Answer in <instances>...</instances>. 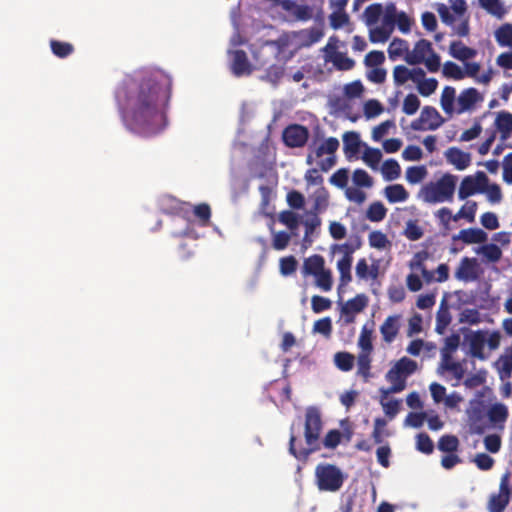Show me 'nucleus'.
Returning <instances> with one entry per match:
<instances>
[{
    "label": "nucleus",
    "instance_id": "aec40b11",
    "mask_svg": "<svg viewBox=\"0 0 512 512\" xmlns=\"http://www.w3.org/2000/svg\"><path fill=\"white\" fill-rule=\"evenodd\" d=\"M450 55L460 61H466L476 56L477 51L464 45L461 41H453L449 47Z\"/></svg>",
    "mask_w": 512,
    "mask_h": 512
},
{
    "label": "nucleus",
    "instance_id": "de8ad7c7",
    "mask_svg": "<svg viewBox=\"0 0 512 512\" xmlns=\"http://www.w3.org/2000/svg\"><path fill=\"white\" fill-rule=\"evenodd\" d=\"M298 262L292 255L282 257L279 261L280 273L283 276H289L296 272Z\"/></svg>",
    "mask_w": 512,
    "mask_h": 512
},
{
    "label": "nucleus",
    "instance_id": "dca6fc26",
    "mask_svg": "<svg viewBox=\"0 0 512 512\" xmlns=\"http://www.w3.org/2000/svg\"><path fill=\"white\" fill-rule=\"evenodd\" d=\"M281 7L288 12H291L293 16L300 21H307L312 18L313 11L308 5H299L293 0H282Z\"/></svg>",
    "mask_w": 512,
    "mask_h": 512
},
{
    "label": "nucleus",
    "instance_id": "a19ab883",
    "mask_svg": "<svg viewBox=\"0 0 512 512\" xmlns=\"http://www.w3.org/2000/svg\"><path fill=\"white\" fill-rule=\"evenodd\" d=\"M334 361L341 371L348 372L354 366L355 357L348 352H337L334 356Z\"/></svg>",
    "mask_w": 512,
    "mask_h": 512
},
{
    "label": "nucleus",
    "instance_id": "e433bc0d",
    "mask_svg": "<svg viewBox=\"0 0 512 512\" xmlns=\"http://www.w3.org/2000/svg\"><path fill=\"white\" fill-rule=\"evenodd\" d=\"M387 214V209L380 201L373 202L369 205L366 216L372 222L382 221Z\"/></svg>",
    "mask_w": 512,
    "mask_h": 512
},
{
    "label": "nucleus",
    "instance_id": "a878e982",
    "mask_svg": "<svg viewBox=\"0 0 512 512\" xmlns=\"http://www.w3.org/2000/svg\"><path fill=\"white\" fill-rule=\"evenodd\" d=\"M487 416L493 424H504L509 416V412L504 404L495 403L488 409Z\"/></svg>",
    "mask_w": 512,
    "mask_h": 512
},
{
    "label": "nucleus",
    "instance_id": "f257e3e1",
    "mask_svg": "<svg viewBox=\"0 0 512 512\" xmlns=\"http://www.w3.org/2000/svg\"><path fill=\"white\" fill-rule=\"evenodd\" d=\"M304 438L307 447L296 449V436L291 433L289 439V452L299 460H305L310 454L320 450V434L323 428L321 413L317 407L310 406L305 411Z\"/></svg>",
    "mask_w": 512,
    "mask_h": 512
},
{
    "label": "nucleus",
    "instance_id": "4468645a",
    "mask_svg": "<svg viewBox=\"0 0 512 512\" xmlns=\"http://www.w3.org/2000/svg\"><path fill=\"white\" fill-rule=\"evenodd\" d=\"M479 100H481V97L477 89L468 88L463 90L457 99L458 107L456 112L462 114L465 111L471 110Z\"/></svg>",
    "mask_w": 512,
    "mask_h": 512
},
{
    "label": "nucleus",
    "instance_id": "7ed1b4c3",
    "mask_svg": "<svg viewBox=\"0 0 512 512\" xmlns=\"http://www.w3.org/2000/svg\"><path fill=\"white\" fill-rule=\"evenodd\" d=\"M345 479L343 471L334 464L319 463L315 468V484L319 491L337 492Z\"/></svg>",
    "mask_w": 512,
    "mask_h": 512
},
{
    "label": "nucleus",
    "instance_id": "a18cd8bd",
    "mask_svg": "<svg viewBox=\"0 0 512 512\" xmlns=\"http://www.w3.org/2000/svg\"><path fill=\"white\" fill-rule=\"evenodd\" d=\"M394 367L404 376L408 377L413 374L417 370V362L408 358L402 357L399 359Z\"/></svg>",
    "mask_w": 512,
    "mask_h": 512
},
{
    "label": "nucleus",
    "instance_id": "8fccbe9b",
    "mask_svg": "<svg viewBox=\"0 0 512 512\" xmlns=\"http://www.w3.org/2000/svg\"><path fill=\"white\" fill-rule=\"evenodd\" d=\"M443 74L448 78L455 80H461L465 77V72L459 65L452 61H447L443 65Z\"/></svg>",
    "mask_w": 512,
    "mask_h": 512
},
{
    "label": "nucleus",
    "instance_id": "b1692460",
    "mask_svg": "<svg viewBox=\"0 0 512 512\" xmlns=\"http://www.w3.org/2000/svg\"><path fill=\"white\" fill-rule=\"evenodd\" d=\"M312 214L324 212L329 206V192L325 187L317 189L313 196Z\"/></svg>",
    "mask_w": 512,
    "mask_h": 512
},
{
    "label": "nucleus",
    "instance_id": "6ab92c4d",
    "mask_svg": "<svg viewBox=\"0 0 512 512\" xmlns=\"http://www.w3.org/2000/svg\"><path fill=\"white\" fill-rule=\"evenodd\" d=\"M360 135L355 131L345 132L343 135V150L347 158L355 156L360 149Z\"/></svg>",
    "mask_w": 512,
    "mask_h": 512
},
{
    "label": "nucleus",
    "instance_id": "79ce46f5",
    "mask_svg": "<svg viewBox=\"0 0 512 512\" xmlns=\"http://www.w3.org/2000/svg\"><path fill=\"white\" fill-rule=\"evenodd\" d=\"M479 3L483 9L499 19L505 14V9L500 0H479Z\"/></svg>",
    "mask_w": 512,
    "mask_h": 512
},
{
    "label": "nucleus",
    "instance_id": "39448f33",
    "mask_svg": "<svg viewBox=\"0 0 512 512\" xmlns=\"http://www.w3.org/2000/svg\"><path fill=\"white\" fill-rule=\"evenodd\" d=\"M488 181L489 179L483 171H477L474 176L464 177L458 190L459 199L464 200L475 193L485 192Z\"/></svg>",
    "mask_w": 512,
    "mask_h": 512
},
{
    "label": "nucleus",
    "instance_id": "680f3d73",
    "mask_svg": "<svg viewBox=\"0 0 512 512\" xmlns=\"http://www.w3.org/2000/svg\"><path fill=\"white\" fill-rule=\"evenodd\" d=\"M342 436L343 434L337 429L329 430L323 439V446L327 449H335L340 444Z\"/></svg>",
    "mask_w": 512,
    "mask_h": 512
},
{
    "label": "nucleus",
    "instance_id": "603ef678",
    "mask_svg": "<svg viewBox=\"0 0 512 512\" xmlns=\"http://www.w3.org/2000/svg\"><path fill=\"white\" fill-rule=\"evenodd\" d=\"M391 33V29L382 25L370 30L369 39L372 43H384L389 39Z\"/></svg>",
    "mask_w": 512,
    "mask_h": 512
},
{
    "label": "nucleus",
    "instance_id": "0eeeda50",
    "mask_svg": "<svg viewBox=\"0 0 512 512\" xmlns=\"http://www.w3.org/2000/svg\"><path fill=\"white\" fill-rule=\"evenodd\" d=\"M332 39L333 38H330L328 44L324 48L325 62H331L335 69L339 71L351 70L355 65V61L348 57L346 53L338 51L336 45L331 44Z\"/></svg>",
    "mask_w": 512,
    "mask_h": 512
},
{
    "label": "nucleus",
    "instance_id": "6e6d98bb",
    "mask_svg": "<svg viewBox=\"0 0 512 512\" xmlns=\"http://www.w3.org/2000/svg\"><path fill=\"white\" fill-rule=\"evenodd\" d=\"M332 306V301L326 297L314 295L311 298V308L314 313H321L329 310Z\"/></svg>",
    "mask_w": 512,
    "mask_h": 512
},
{
    "label": "nucleus",
    "instance_id": "9b49d317",
    "mask_svg": "<svg viewBox=\"0 0 512 512\" xmlns=\"http://www.w3.org/2000/svg\"><path fill=\"white\" fill-rule=\"evenodd\" d=\"M487 331L477 330L467 336L469 343V353L472 357L479 360H485L487 356L484 353V347L486 344Z\"/></svg>",
    "mask_w": 512,
    "mask_h": 512
},
{
    "label": "nucleus",
    "instance_id": "3c124183",
    "mask_svg": "<svg viewBox=\"0 0 512 512\" xmlns=\"http://www.w3.org/2000/svg\"><path fill=\"white\" fill-rule=\"evenodd\" d=\"M411 69L404 65H397L393 69V80L396 86H402L410 80Z\"/></svg>",
    "mask_w": 512,
    "mask_h": 512
},
{
    "label": "nucleus",
    "instance_id": "4d7b16f0",
    "mask_svg": "<svg viewBox=\"0 0 512 512\" xmlns=\"http://www.w3.org/2000/svg\"><path fill=\"white\" fill-rule=\"evenodd\" d=\"M361 245H362V241H361L360 236L355 235V236L351 237L349 242L344 243L341 246V249L344 252L343 258H349V259L353 260V257H352L353 253L356 250H358L361 247Z\"/></svg>",
    "mask_w": 512,
    "mask_h": 512
},
{
    "label": "nucleus",
    "instance_id": "c9c22d12",
    "mask_svg": "<svg viewBox=\"0 0 512 512\" xmlns=\"http://www.w3.org/2000/svg\"><path fill=\"white\" fill-rule=\"evenodd\" d=\"M382 174L387 181H393L399 178L401 174L399 163L394 159L386 160L382 165Z\"/></svg>",
    "mask_w": 512,
    "mask_h": 512
},
{
    "label": "nucleus",
    "instance_id": "cd10ccee",
    "mask_svg": "<svg viewBox=\"0 0 512 512\" xmlns=\"http://www.w3.org/2000/svg\"><path fill=\"white\" fill-rule=\"evenodd\" d=\"M371 357L367 352H360L357 357V374L367 382L371 378Z\"/></svg>",
    "mask_w": 512,
    "mask_h": 512
},
{
    "label": "nucleus",
    "instance_id": "20e7f679",
    "mask_svg": "<svg viewBox=\"0 0 512 512\" xmlns=\"http://www.w3.org/2000/svg\"><path fill=\"white\" fill-rule=\"evenodd\" d=\"M511 473L506 471L500 478L499 491L493 493L488 501L489 512H503L512 497Z\"/></svg>",
    "mask_w": 512,
    "mask_h": 512
},
{
    "label": "nucleus",
    "instance_id": "4be33fe9",
    "mask_svg": "<svg viewBox=\"0 0 512 512\" xmlns=\"http://www.w3.org/2000/svg\"><path fill=\"white\" fill-rule=\"evenodd\" d=\"M495 125L501 134V140H507L512 134V114L506 111L499 112Z\"/></svg>",
    "mask_w": 512,
    "mask_h": 512
},
{
    "label": "nucleus",
    "instance_id": "5701e85b",
    "mask_svg": "<svg viewBox=\"0 0 512 512\" xmlns=\"http://www.w3.org/2000/svg\"><path fill=\"white\" fill-rule=\"evenodd\" d=\"M325 269V260L323 256L314 254L304 260L303 273L305 275L315 276Z\"/></svg>",
    "mask_w": 512,
    "mask_h": 512
},
{
    "label": "nucleus",
    "instance_id": "72a5a7b5",
    "mask_svg": "<svg viewBox=\"0 0 512 512\" xmlns=\"http://www.w3.org/2000/svg\"><path fill=\"white\" fill-rule=\"evenodd\" d=\"M409 48L408 42L400 38H394L388 47V55L391 60H396L398 57L406 54Z\"/></svg>",
    "mask_w": 512,
    "mask_h": 512
},
{
    "label": "nucleus",
    "instance_id": "9d476101",
    "mask_svg": "<svg viewBox=\"0 0 512 512\" xmlns=\"http://www.w3.org/2000/svg\"><path fill=\"white\" fill-rule=\"evenodd\" d=\"M230 53L232 56L230 64L231 72L237 77L250 75L253 68L246 52L243 50H235Z\"/></svg>",
    "mask_w": 512,
    "mask_h": 512
},
{
    "label": "nucleus",
    "instance_id": "bb28decb",
    "mask_svg": "<svg viewBox=\"0 0 512 512\" xmlns=\"http://www.w3.org/2000/svg\"><path fill=\"white\" fill-rule=\"evenodd\" d=\"M476 253L483 255L487 261L492 263H496L502 258L501 248L494 243L482 245L476 250Z\"/></svg>",
    "mask_w": 512,
    "mask_h": 512
},
{
    "label": "nucleus",
    "instance_id": "6e6552de",
    "mask_svg": "<svg viewBox=\"0 0 512 512\" xmlns=\"http://www.w3.org/2000/svg\"><path fill=\"white\" fill-rule=\"evenodd\" d=\"M283 142L290 148L303 147L309 138V130L307 127L292 124L286 127L282 134Z\"/></svg>",
    "mask_w": 512,
    "mask_h": 512
},
{
    "label": "nucleus",
    "instance_id": "f03ea898",
    "mask_svg": "<svg viewBox=\"0 0 512 512\" xmlns=\"http://www.w3.org/2000/svg\"><path fill=\"white\" fill-rule=\"evenodd\" d=\"M457 176L446 173L437 181L425 184L418 197L429 204L451 202L456 189Z\"/></svg>",
    "mask_w": 512,
    "mask_h": 512
},
{
    "label": "nucleus",
    "instance_id": "f8f14e48",
    "mask_svg": "<svg viewBox=\"0 0 512 512\" xmlns=\"http://www.w3.org/2000/svg\"><path fill=\"white\" fill-rule=\"evenodd\" d=\"M368 304V297L365 294H357L349 299L341 308V313L345 316L347 323L354 321V315L362 312Z\"/></svg>",
    "mask_w": 512,
    "mask_h": 512
},
{
    "label": "nucleus",
    "instance_id": "774afa93",
    "mask_svg": "<svg viewBox=\"0 0 512 512\" xmlns=\"http://www.w3.org/2000/svg\"><path fill=\"white\" fill-rule=\"evenodd\" d=\"M291 236L286 231H279L274 234L272 246L275 250H284L290 242Z\"/></svg>",
    "mask_w": 512,
    "mask_h": 512
},
{
    "label": "nucleus",
    "instance_id": "f704fd0d",
    "mask_svg": "<svg viewBox=\"0 0 512 512\" xmlns=\"http://www.w3.org/2000/svg\"><path fill=\"white\" fill-rule=\"evenodd\" d=\"M352 261L353 260H351L349 258L342 257L337 262V269L340 274V278H339L340 286H345L352 280V275H351Z\"/></svg>",
    "mask_w": 512,
    "mask_h": 512
},
{
    "label": "nucleus",
    "instance_id": "2eb2a0df",
    "mask_svg": "<svg viewBox=\"0 0 512 512\" xmlns=\"http://www.w3.org/2000/svg\"><path fill=\"white\" fill-rule=\"evenodd\" d=\"M488 239L487 233L480 228L462 229L458 235L453 236V240H461L465 244L484 243Z\"/></svg>",
    "mask_w": 512,
    "mask_h": 512
},
{
    "label": "nucleus",
    "instance_id": "473e14b6",
    "mask_svg": "<svg viewBox=\"0 0 512 512\" xmlns=\"http://www.w3.org/2000/svg\"><path fill=\"white\" fill-rule=\"evenodd\" d=\"M495 38L500 46L512 48V24L501 25L495 32Z\"/></svg>",
    "mask_w": 512,
    "mask_h": 512
},
{
    "label": "nucleus",
    "instance_id": "13d9d810",
    "mask_svg": "<svg viewBox=\"0 0 512 512\" xmlns=\"http://www.w3.org/2000/svg\"><path fill=\"white\" fill-rule=\"evenodd\" d=\"M420 107V100L415 94H408L403 101L402 110L407 115H413Z\"/></svg>",
    "mask_w": 512,
    "mask_h": 512
},
{
    "label": "nucleus",
    "instance_id": "49530a36",
    "mask_svg": "<svg viewBox=\"0 0 512 512\" xmlns=\"http://www.w3.org/2000/svg\"><path fill=\"white\" fill-rule=\"evenodd\" d=\"M314 277L316 286L321 290L328 292L332 289L333 278L329 269H324L321 273L315 275Z\"/></svg>",
    "mask_w": 512,
    "mask_h": 512
},
{
    "label": "nucleus",
    "instance_id": "7c9ffc66",
    "mask_svg": "<svg viewBox=\"0 0 512 512\" xmlns=\"http://www.w3.org/2000/svg\"><path fill=\"white\" fill-rule=\"evenodd\" d=\"M441 368L451 372L453 376L457 379V381L462 380L465 374V369L463 368L462 364L459 362L452 361L451 357L448 354L443 355Z\"/></svg>",
    "mask_w": 512,
    "mask_h": 512
},
{
    "label": "nucleus",
    "instance_id": "f3484780",
    "mask_svg": "<svg viewBox=\"0 0 512 512\" xmlns=\"http://www.w3.org/2000/svg\"><path fill=\"white\" fill-rule=\"evenodd\" d=\"M407 377L401 374L394 366L386 374V380L391 383V386L387 390H382L383 397H386L389 393H399L406 387Z\"/></svg>",
    "mask_w": 512,
    "mask_h": 512
},
{
    "label": "nucleus",
    "instance_id": "c03bdc74",
    "mask_svg": "<svg viewBox=\"0 0 512 512\" xmlns=\"http://www.w3.org/2000/svg\"><path fill=\"white\" fill-rule=\"evenodd\" d=\"M427 176V169L425 166H412L406 170V180L410 184H417Z\"/></svg>",
    "mask_w": 512,
    "mask_h": 512
},
{
    "label": "nucleus",
    "instance_id": "393cba45",
    "mask_svg": "<svg viewBox=\"0 0 512 512\" xmlns=\"http://www.w3.org/2000/svg\"><path fill=\"white\" fill-rule=\"evenodd\" d=\"M385 197L390 203H398L406 201L409 193L403 185L393 184L385 188Z\"/></svg>",
    "mask_w": 512,
    "mask_h": 512
},
{
    "label": "nucleus",
    "instance_id": "338daca9",
    "mask_svg": "<svg viewBox=\"0 0 512 512\" xmlns=\"http://www.w3.org/2000/svg\"><path fill=\"white\" fill-rule=\"evenodd\" d=\"M398 16V12L394 4H389L386 7L385 13L383 15V26L391 29L393 31L394 25L396 23Z\"/></svg>",
    "mask_w": 512,
    "mask_h": 512
},
{
    "label": "nucleus",
    "instance_id": "412c9836",
    "mask_svg": "<svg viewBox=\"0 0 512 512\" xmlns=\"http://www.w3.org/2000/svg\"><path fill=\"white\" fill-rule=\"evenodd\" d=\"M398 320V316H388L380 326V332L385 342L390 343L396 338L399 332Z\"/></svg>",
    "mask_w": 512,
    "mask_h": 512
},
{
    "label": "nucleus",
    "instance_id": "37998d69",
    "mask_svg": "<svg viewBox=\"0 0 512 512\" xmlns=\"http://www.w3.org/2000/svg\"><path fill=\"white\" fill-rule=\"evenodd\" d=\"M459 447V440L454 435H443L438 441V449L443 452L454 453Z\"/></svg>",
    "mask_w": 512,
    "mask_h": 512
},
{
    "label": "nucleus",
    "instance_id": "1a4fd4ad",
    "mask_svg": "<svg viewBox=\"0 0 512 512\" xmlns=\"http://www.w3.org/2000/svg\"><path fill=\"white\" fill-rule=\"evenodd\" d=\"M477 258L463 257L455 271V278L463 282L475 281L481 274Z\"/></svg>",
    "mask_w": 512,
    "mask_h": 512
},
{
    "label": "nucleus",
    "instance_id": "4c0bfd02",
    "mask_svg": "<svg viewBox=\"0 0 512 512\" xmlns=\"http://www.w3.org/2000/svg\"><path fill=\"white\" fill-rule=\"evenodd\" d=\"M383 14V6L380 3H374L367 6L364 10L363 17L366 25L371 26L378 22Z\"/></svg>",
    "mask_w": 512,
    "mask_h": 512
},
{
    "label": "nucleus",
    "instance_id": "09e8293b",
    "mask_svg": "<svg viewBox=\"0 0 512 512\" xmlns=\"http://www.w3.org/2000/svg\"><path fill=\"white\" fill-rule=\"evenodd\" d=\"M352 180L357 187L370 188L373 186L372 177L363 169H356L353 172Z\"/></svg>",
    "mask_w": 512,
    "mask_h": 512
},
{
    "label": "nucleus",
    "instance_id": "bf43d9fd",
    "mask_svg": "<svg viewBox=\"0 0 512 512\" xmlns=\"http://www.w3.org/2000/svg\"><path fill=\"white\" fill-rule=\"evenodd\" d=\"M437 87L438 81L435 78H425L417 85L418 92L424 97L433 94L436 91Z\"/></svg>",
    "mask_w": 512,
    "mask_h": 512
},
{
    "label": "nucleus",
    "instance_id": "2f4dec72",
    "mask_svg": "<svg viewBox=\"0 0 512 512\" xmlns=\"http://www.w3.org/2000/svg\"><path fill=\"white\" fill-rule=\"evenodd\" d=\"M455 88L451 86L444 87L440 99V104L446 114L451 115L454 112Z\"/></svg>",
    "mask_w": 512,
    "mask_h": 512
},
{
    "label": "nucleus",
    "instance_id": "864d4df0",
    "mask_svg": "<svg viewBox=\"0 0 512 512\" xmlns=\"http://www.w3.org/2000/svg\"><path fill=\"white\" fill-rule=\"evenodd\" d=\"M313 332L319 333L327 338L332 334V321L330 317H324L314 322Z\"/></svg>",
    "mask_w": 512,
    "mask_h": 512
},
{
    "label": "nucleus",
    "instance_id": "ea45409f",
    "mask_svg": "<svg viewBox=\"0 0 512 512\" xmlns=\"http://www.w3.org/2000/svg\"><path fill=\"white\" fill-rule=\"evenodd\" d=\"M477 211V203L475 201H468L461 209L453 216V221L457 222L458 220L464 218L468 222H473L475 220V214Z\"/></svg>",
    "mask_w": 512,
    "mask_h": 512
},
{
    "label": "nucleus",
    "instance_id": "ddd939ff",
    "mask_svg": "<svg viewBox=\"0 0 512 512\" xmlns=\"http://www.w3.org/2000/svg\"><path fill=\"white\" fill-rule=\"evenodd\" d=\"M448 163L452 164L457 170L466 169L471 163V155L457 147H451L445 152Z\"/></svg>",
    "mask_w": 512,
    "mask_h": 512
},
{
    "label": "nucleus",
    "instance_id": "e2e57ef3",
    "mask_svg": "<svg viewBox=\"0 0 512 512\" xmlns=\"http://www.w3.org/2000/svg\"><path fill=\"white\" fill-rule=\"evenodd\" d=\"M348 180H349V172L346 168L338 169L330 177V183L335 185L338 188H341V189H344L347 187Z\"/></svg>",
    "mask_w": 512,
    "mask_h": 512
},
{
    "label": "nucleus",
    "instance_id": "0e129e2a",
    "mask_svg": "<svg viewBox=\"0 0 512 512\" xmlns=\"http://www.w3.org/2000/svg\"><path fill=\"white\" fill-rule=\"evenodd\" d=\"M416 447L419 451L425 454H431L434 450L433 441L426 433H420L417 435Z\"/></svg>",
    "mask_w": 512,
    "mask_h": 512
},
{
    "label": "nucleus",
    "instance_id": "423d86ee",
    "mask_svg": "<svg viewBox=\"0 0 512 512\" xmlns=\"http://www.w3.org/2000/svg\"><path fill=\"white\" fill-rule=\"evenodd\" d=\"M443 122L444 119L436 108L432 106H425L422 109L419 118L411 122V128L415 131L436 130L443 124Z\"/></svg>",
    "mask_w": 512,
    "mask_h": 512
},
{
    "label": "nucleus",
    "instance_id": "69168bd1",
    "mask_svg": "<svg viewBox=\"0 0 512 512\" xmlns=\"http://www.w3.org/2000/svg\"><path fill=\"white\" fill-rule=\"evenodd\" d=\"M460 322L468 323L470 325H476L481 322L480 313L477 309L467 308L460 314Z\"/></svg>",
    "mask_w": 512,
    "mask_h": 512
},
{
    "label": "nucleus",
    "instance_id": "a211bd4d",
    "mask_svg": "<svg viewBox=\"0 0 512 512\" xmlns=\"http://www.w3.org/2000/svg\"><path fill=\"white\" fill-rule=\"evenodd\" d=\"M259 192L261 195L260 211L266 217H273L275 213V207L271 204L274 196V191L271 186L260 185Z\"/></svg>",
    "mask_w": 512,
    "mask_h": 512
},
{
    "label": "nucleus",
    "instance_id": "052dcab7",
    "mask_svg": "<svg viewBox=\"0 0 512 512\" xmlns=\"http://www.w3.org/2000/svg\"><path fill=\"white\" fill-rule=\"evenodd\" d=\"M279 221L292 231L297 229L299 226L298 216L291 210L282 211L279 214Z\"/></svg>",
    "mask_w": 512,
    "mask_h": 512
},
{
    "label": "nucleus",
    "instance_id": "c85d7f7f",
    "mask_svg": "<svg viewBox=\"0 0 512 512\" xmlns=\"http://www.w3.org/2000/svg\"><path fill=\"white\" fill-rule=\"evenodd\" d=\"M499 378L502 381L509 379L512 375V355H502L495 362Z\"/></svg>",
    "mask_w": 512,
    "mask_h": 512
},
{
    "label": "nucleus",
    "instance_id": "5fc2aeb1",
    "mask_svg": "<svg viewBox=\"0 0 512 512\" xmlns=\"http://www.w3.org/2000/svg\"><path fill=\"white\" fill-rule=\"evenodd\" d=\"M382 153L379 149L376 148H366L363 154V160L367 165L371 168L376 169L379 162L381 161Z\"/></svg>",
    "mask_w": 512,
    "mask_h": 512
},
{
    "label": "nucleus",
    "instance_id": "c756f323",
    "mask_svg": "<svg viewBox=\"0 0 512 512\" xmlns=\"http://www.w3.org/2000/svg\"><path fill=\"white\" fill-rule=\"evenodd\" d=\"M450 323L451 315L446 303L443 301L436 315V332L443 334Z\"/></svg>",
    "mask_w": 512,
    "mask_h": 512
},
{
    "label": "nucleus",
    "instance_id": "58836bf2",
    "mask_svg": "<svg viewBox=\"0 0 512 512\" xmlns=\"http://www.w3.org/2000/svg\"><path fill=\"white\" fill-rule=\"evenodd\" d=\"M339 148V141L335 137H329L324 140L315 150V156L317 158L322 157L324 154L335 155V152Z\"/></svg>",
    "mask_w": 512,
    "mask_h": 512
}]
</instances>
